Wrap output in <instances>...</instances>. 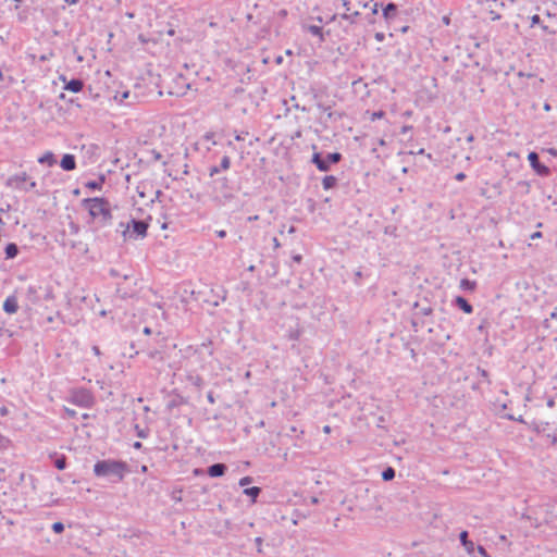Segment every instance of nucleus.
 <instances>
[{"instance_id": "obj_49", "label": "nucleus", "mask_w": 557, "mask_h": 557, "mask_svg": "<svg viewBox=\"0 0 557 557\" xmlns=\"http://www.w3.org/2000/svg\"><path fill=\"white\" fill-rule=\"evenodd\" d=\"M7 412H8V410H7V408H5V407H2V408L0 409V413H1L2 416L7 414Z\"/></svg>"}, {"instance_id": "obj_17", "label": "nucleus", "mask_w": 557, "mask_h": 557, "mask_svg": "<svg viewBox=\"0 0 557 557\" xmlns=\"http://www.w3.org/2000/svg\"><path fill=\"white\" fill-rule=\"evenodd\" d=\"M459 539H460V542H461L462 546L465 547V549L466 548H469V549L473 548V542L468 540V532L467 531H462L460 533Z\"/></svg>"}, {"instance_id": "obj_40", "label": "nucleus", "mask_w": 557, "mask_h": 557, "mask_svg": "<svg viewBox=\"0 0 557 557\" xmlns=\"http://www.w3.org/2000/svg\"><path fill=\"white\" fill-rule=\"evenodd\" d=\"M272 242H273L274 248H280L281 247V244H280V242H278V239L276 237H274Z\"/></svg>"}, {"instance_id": "obj_50", "label": "nucleus", "mask_w": 557, "mask_h": 557, "mask_svg": "<svg viewBox=\"0 0 557 557\" xmlns=\"http://www.w3.org/2000/svg\"><path fill=\"white\" fill-rule=\"evenodd\" d=\"M147 471H148L147 466H145V465H144V466H141V468H140V472L146 473Z\"/></svg>"}, {"instance_id": "obj_20", "label": "nucleus", "mask_w": 557, "mask_h": 557, "mask_svg": "<svg viewBox=\"0 0 557 557\" xmlns=\"http://www.w3.org/2000/svg\"><path fill=\"white\" fill-rule=\"evenodd\" d=\"M128 96H129V91H122V92L116 91V94L114 95L113 99L117 103L122 104L124 102V100L128 98Z\"/></svg>"}, {"instance_id": "obj_59", "label": "nucleus", "mask_w": 557, "mask_h": 557, "mask_svg": "<svg viewBox=\"0 0 557 557\" xmlns=\"http://www.w3.org/2000/svg\"><path fill=\"white\" fill-rule=\"evenodd\" d=\"M29 186H30V188H34L36 186V183L35 182H30Z\"/></svg>"}, {"instance_id": "obj_10", "label": "nucleus", "mask_w": 557, "mask_h": 557, "mask_svg": "<svg viewBox=\"0 0 557 557\" xmlns=\"http://www.w3.org/2000/svg\"><path fill=\"white\" fill-rule=\"evenodd\" d=\"M455 302L457 305V307L459 309H461L465 313H472L473 311V308L472 306L461 296H458L456 299H455Z\"/></svg>"}, {"instance_id": "obj_47", "label": "nucleus", "mask_w": 557, "mask_h": 557, "mask_svg": "<svg viewBox=\"0 0 557 557\" xmlns=\"http://www.w3.org/2000/svg\"><path fill=\"white\" fill-rule=\"evenodd\" d=\"M144 333H145L146 335H150V334H151V329H150V327H145V329H144Z\"/></svg>"}, {"instance_id": "obj_32", "label": "nucleus", "mask_w": 557, "mask_h": 557, "mask_svg": "<svg viewBox=\"0 0 557 557\" xmlns=\"http://www.w3.org/2000/svg\"><path fill=\"white\" fill-rule=\"evenodd\" d=\"M9 444V441L8 438H5L4 436H0V449L2 448H5Z\"/></svg>"}, {"instance_id": "obj_35", "label": "nucleus", "mask_w": 557, "mask_h": 557, "mask_svg": "<svg viewBox=\"0 0 557 557\" xmlns=\"http://www.w3.org/2000/svg\"><path fill=\"white\" fill-rule=\"evenodd\" d=\"M540 20H541V18H540V16H539V15H533V16L531 17L532 25H535V24L540 23Z\"/></svg>"}, {"instance_id": "obj_52", "label": "nucleus", "mask_w": 557, "mask_h": 557, "mask_svg": "<svg viewBox=\"0 0 557 557\" xmlns=\"http://www.w3.org/2000/svg\"><path fill=\"white\" fill-rule=\"evenodd\" d=\"M282 62H283V57L282 55L277 57L276 58V63L281 64Z\"/></svg>"}, {"instance_id": "obj_14", "label": "nucleus", "mask_w": 557, "mask_h": 557, "mask_svg": "<svg viewBox=\"0 0 557 557\" xmlns=\"http://www.w3.org/2000/svg\"><path fill=\"white\" fill-rule=\"evenodd\" d=\"M260 492L261 490L257 486L247 487L244 490V494L249 496L253 503L256 502V498L258 497Z\"/></svg>"}, {"instance_id": "obj_21", "label": "nucleus", "mask_w": 557, "mask_h": 557, "mask_svg": "<svg viewBox=\"0 0 557 557\" xmlns=\"http://www.w3.org/2000/svg\"><path fill=\"white\" fill-rule=\"evenodd\" d=\"M27 178H28L27 174L25 172H22L20 174L14 175L13 177H11L10 182L20 184V183L26 182Z\"/></svg>"}, {"instance_id": "obj_16", "label": "nucleus", "mask_w": 557, "mask_h": 557, "mask_svg": "<svg viewBox=\"0 0 557 557\" xmlns=\"http://www.w3.org/2000/svg\"><path fill=\"white\" fill-rule=\"evenodd\" d=\"M335 184H336V177L333 175L325 176L322 180V186L324 189H330V188L334 187Z\"/></svg>"}, {"instance_id": "obj_61", "label": "nucleus", "mask_w": 557, "mask_h": 557, "mask_svg": "<svg viewBox=\"0 0 557 557\" xmlns=\"http://www.w3.org/2000/svg\"><path fill=\"white\" fill-rule=\"evenodd\" d=\"M2 79H3V73L0 72V81H2Z\"/></svg>"}, {"instance_id": "obj_62", "label": "nucleus", "mask_w": 557, "mask_h": 557, "mask_svg": "<svg viewBox=\"0 0 557 557\" xmlns=\"http://www.w3.org/2000/svg\"><path fill=\"white\" fill-rule=\"evenodd\" d=\"M498 18H499V15L493 16V20H498Z\"/></svg>"}, {"instance_id": "obj_25", "label": "nucleus", "mask_w": 557, "mask_h": 557, "mask_svg": "<svg viewBox=\"0 0 557 557\" xmlns=\"http://www.w3.org/2000/svg\"><path fill=\"white\" fill-rule=\"evenodd\" d=\"M135 430H136V434L138 437H140V438L148 437V434H149L148 430L140 429L138 425L135 426Z\"/></svg>"}, {"instance_id": "obj_36", "label": "nucleus", "mask_w": 557, "mask_h": 557, "mask_svg": "<svg viewBox=\"0 0 557 557\" xmlns=\"http://www.w3.org/2000/svg\"><path fill=\"white\" fill-rule=\"evenodd\" d=\"M65 412L67 417H74L76 414L75 410L65 408Z\"/></svg>"}, {"instance_id": "obj_45", "label": "nucleus", "mask_w": 557, "mask_h": 557, "mask_svg": "<svg viewBox=\"0 0 557 557\" xmlns=\"http://www.w3.org/2000/svg\"><path fill=\"white\" fill-rule=\"evenodd\" d=\"M133 447H134L135 449H139V448H141V443H140V442H135V443L133 444Z\"/></svg>"}, {"instance_id": "obj_26", "label": "nucleus", "mask_w": 557, "mask_h": 557, "mask_svg": "<svg viewBox=\"0 0 557 557\" xmlns=\"http://www.w3.org/2000/svg\"><path fill=\"white\" fill-rule=\"evenodd\" d=\"M55 467L59 469V470H63L65 469L66 467V461H65V458L64 457H61V458H58L54 462Z\"/></svg>"}, {"instance_id": "obj_27", "label": "nucleus", "mask_w": 557, "mask_h": 557, "mask_svg": "<svg viewBox=\"0 0 557 557\" xmlns=\"http://www.w3.org/2000/svg\"><path fill=\"white\" fill-rule=\"evenodd\" d=\"M52 530L55 532V533H61L63 530H64V525L62 522H54L52 524Z\"/></svg>"}, {"instance_id": "obj_31", "label": "nucleus", "mask_w": 557, "mask_h": 557, "mask_svg": "<svg viewBox=\"0 0 557 557\" xmlns=\"http://www.w3.org/2000/svg\"><path fill=\"white\" fill-rule=\"evenodd\" d=\"M255 543H256V546H257V550L259 553L262 552V539L261 537H256L255 539Z\"/></svg>"}, {"instance_id": "obj_9", "label": "nucleus", "mask_w": 557, "mask_h": 557, "mask_svg": "<svg viewBox=\"0 0 557 557\" xmlns=\"http://www.w3.org/2000/svg\"><path fill=\"white\" fill-rule=\"evenodd\" d=\"M466 552L468 553V555L470 557H490V555L487 554V552L485 550V548L481 545L479 546H475L473 544V548L469 549V548H466Z\"/></svg>"}, {"instance_id": "obj_41", "label": "nucleus", "mask_w": 557, "mask_h": 557, "mask_svg": "<svg viewBox=\"0 0 557 557\" xmlns=\"http://www.w3.org/2000/svg\"><path fill=\"white\" fill-rule=\"evenodd\" d=\"M92 352L96 355V356H99L100 355V350H99V347L98 346H94L91 348Z\"/></svg>"}, {"instance_id": "obj_28", "label": "nucleus", "mask_w": 557, "mask_h": 557, "mask_svg": "<svg viewBox=\"0 0 557 557\" xmlns=\"http://www.w3.org/2000/svg\"><path fill=\"white\" fill-rule=\"evenodd\" d=\"M252 482V479L250 476H244L239 480L240 486H246Z\"/></svg>"}, {"instance_id": "obj_48", "label": "nucleus", "mask_w": 557, "mask_h": 557, "mask_svg": "<svg viewBox=\"0 0 557 557\" xmlns=\"http://www.w3.org/2000/svg\"><path fill=\"white\" fill-rule=\"evenodd\" d=\"M550 318H552V319H556V318H557V309H555V310L550 313Z\"/></svg>"}, {"instance_id": "obj_15", "label": "nucleus", "mask_w": 557, "mask_h": 557, "mask_svg": "<svg viewBox=\"0 0 557 557\" xmlns=\"http://www.w3.org/2000/svg\"><path fill=\"white\" fill-rule=\"evenodd\" d=\"M18 252L17 246L13 243L7 245L5 247V256L8 259L15 258Z\"/></svg>"}, {"instance_id": "obj_56", "label": "nucleus", "mask_w": 557, "mask_h": 557, "mask_svg": "<svg viewBox=\"0 0 557 557\" xmlns=\"http://www.w3.org/2000/svg\"><path fill=\"white\" fill-rule=\"evenodd\" d=\"M288 233H289V234L295 233V227H294V226H290V227L288 228Z\"/></svg>"}, {"instance_id": "obj_53", "label": "nucleus", "mask_w": 557, "mask_h": 557, "mask_svg": "<svg viewBox=\"0 0 557 557\" xmlns=\"http://www.w3.org/2000/svg\"><path fill=\"white\" fill-rule=\"evenodd\" d=\"M544 110H545V111H549V110H550V106H549L548 103H545V104H544Z\"/></svg>"}, {"instance_id": "obj_55", "label": "nucleus", "mask_w": 557, "mask_h": 557, "mask_svg": "<svg viewBox=\"0 0 557 557\" xmlns=\"http://www.w3.org/2000/svg\"><path fill=\"white\" fill-rule=\"evenodd\" d=\"M311 29H312V33H314V34L319 33V30H320L319 27H315V26H313Z\"/></svg>"}, {"instance_id": "obj_29", "label": "nucleus", "mask_w": 557, "mask_h": 557, "mask_svg": "<svg viewBox=\"0 0 557 557\" xmlns=\"http://www.w3.org/2000/svg\"><path fill=\"white\" fill-rule=\"evenodd\" d=\"M384 116V112L383 111H375L371 114V121H375V120H379V119H382Z\"/></svg>"}, {"instance_id": "obj_46", "label": "nucleus", "mask_w": 557, "mask_h": 557, "mask_svg": "<svg viewBox=\"0 0 557 557\" xmlns=\"http://www.w3.org/2000/svg\"><path fill=\"white\" fill-rule=\"evenodd\" d=\"M473 139H474V136H473L472 134H470V135H468V136H467V141H468V143H472V141H473Z\"/></svg>"}, {"instance_id": "obj_7", "label": "nucleus", "mask_w": 557, "mask_h": 557, "mask_svg": "<svg viewBox=\"0 0 557 557\" xmlns=\"http://www.w3.org/2000/svg\"><path fill=\"white\" fill-rule=\"evenodd\" d=\"M148 224L144 221H132V231L140 237H145L147 233Z\"/></svg>"}, {"instance_id": "obj_33", "label": "nucleus", "mask_w": 557, "mask_h": 557, "mask_svg": "<svg viewBox=\"0 0 557 557\" xmlns=\"http://www.w3.org/2000/svg\"><path fill=\"white\" fill-rule=\"evenodd\" d=\"M374 38H375L379 42H381V41H383V40H384L385 36H384V34H383V33H375Z\"/></svg>"}, {"instance_id": "obj_24", "label": "nucleus", "mask_w": 557, "mask_h": 557, "mask_svg": "<svg viewBox=\"0 0 557 557\" xmlns=\"http://www.w3.org/2000/svg\"><path fill=\"white\" fill-rule=\"evenodd\" d=\"M231 165V160L227 156H224L221 160V164H220V169L225 171L230 168Z\"/></svg>"}, {"instance_id": "obj_18", "label": "nucleus", "mask_w": 557, "mask_h": 557, "mask_svg": "<svg viewBox=\"0 0 557 557\" xmlns=\"http://www.w3.org/2000/svg\"><path fill=\"white\" fill-rule=\"evenodd\" d=\"M37 290H38V287L35 285H29L27 287V297L33 302L37 301Z\"/></svg>"}, {"instance_id": "obj_58", "label": "nucleus", "mask_w": 557, "mask_h": 557, "mask_svg": "<svg viewBox=\"0 0 557 557\" xmlns=\"http://www.w3.org/2000/svg\"><path fill=\"white\" fill-rule=\"evenodd\" d=\"M545 522L546 523H550V524H555V522L553 520H550V519H546Z\"/></svg>"}, {"instance_id": "obj_6", "label": "nucleus", "mask_w": 557, "mask_h": 557, "mask_svg": "<svg viewBox=\"0 0 557 557\" xmlns=\"http://www.w3.org/2000/svg\"><path fill=\"white\" fill-rule=\"evenodd\" d=\"M60 166L64 171H73L76 168L75 157L70 153L64 154L61 159Z\"/></svg>"}, {"instance_id": "obj_3", "label": "nucleus", "mask_w": 557, "mask_h": 557, "mask_svg": "<svg viewBox=\"0 0 557 557\" xmlns=\"http://www.w3.org/2000/svg\"><path fill=\"white\" fill-rule=\"evenodd\" d=\"M342 159V154L338 152L329 153L325 159L321 157V153L314 152L312 156V163L315 164L319 171L326 172L330 170L331 163H337Z\"/></svg>"}, {"instance_id": "obj_22", "label": "nucleus", "mask_w": 557, "mask_h": 557, "mask_svg": "<svg viewBox=\"0 0 557 557\" xmlns=\"http://www.w3.org/2000/svg\"><path fill=\"white\" fill-rule=\"evenodd\" d=\"M395 476V470L391 467L386 468L383 472H382V479L384 481H389L392 479H394Z\"/></svg>"}, {"instance_id": "obj_51", "label": "nucleus", "mask_w": 557, "mask_h": 557, "mask_svg": "<svg viewBox=\"0 0 557 557\" xmlns=\"http://www.w3.org/2000/svg\"><path fill=\"white\" fill-rule=\"evenodd\" d=\"M67 4H76L77 0H65Z\"/></svg>"}, {"instance_id": "obj_2", "label": "nucleus", "mask_w": 557, "mask_h": 557, "mask_svg": "<svg viewBox=\"0 0 557 557\" xmlns=\"http://www.w3.org/2000/svg\"><path fill=\"white\" fill-rule=\"evenodd\" d=\"M85 207L89 214L99 221L107 222L111 219V210L109 202L103 198H89L84 200Z\"/></svg>"}, {"instance_id": "obj_12", "label": "nucleus", "mask_w": 557, "mask_h": 557, "mask_svg": "<svg viewBox=\"0 0 557 557\" xmlns=\"http://www.w3.org/2000/svg\"><path fill=\"white\" fill-rule=\"evenodd\" d=\"M38 162L41 164L53 165L55 163L54 154L51 151H47L38 159Z\"/></svg>"}, {"instance_id": "obj_11", "label": "nucleus", "mask_w": 557, "mask_h": 557, "mask_svg": "<svg viewBox=\"0 0 557 557\" xmlns=\"http://www.w3.org/2000/svg\"><path fill=\"white\" fill-rule=\"evenodd\" d=\"M84 87V84L81 79H71L65 86L64 89L72 92H79Z\"/></svg>"}, {"instance_id": "obj_43", "label": "nucleus", "mask_w": 557, "mask_h": 557, "mask_svg": "<svg viewBox=\"0 0 557 557\" xmlns=\"http://www.w3.org/2000/svg\"><path fill=\"white\" fill-rule=\"evenodd\" d=\"M293 260H294L295 262H298V263H299V262L301 261V256H300V255H295V256L293 257Z\"/></svg>"}, {"instance_id": "obj_60", "label": "nucleus", "mask_w": 557, "mask_h": 557, "mask_svg": "<svg viewBox=\"0 0 557 557\" xmlns=\"http://www.w3.org/2000/svg\"><path fill=\"white\" fill-rule=\"evenodd\" d=\"M210 403H213V397L211 395L208 396Z\"/></svg>"}, {"instance_id": "obj_13", "label": "nucleus", "mask_w": 557, "mask_h": 557, "mask_svg": "<svg viewBox=\"0 0 557 557\" xmlns=\"http://www.w3.org/2000/svg\"><path fill=\"white\" fill-rule=\"evenodd\" d=\"M104 183V177L103 176H100L99 180H96V181H88L86 184H85V187L86 188H89V189H97V190H100L102 188V185Z\"/></svg>"}, {"instance_id": "obj_42", "label": "nucleus", "mask_w": 557, "mask_h": 557, "mask_svg": "<svg viewBox=\"0 0 557 557\" xmlns=\"http://www.w3.org/2000/svg\"><path fill=\"white\" fill-rule=\"evenodd\" d=\"M323 432H324L325 434H330V433H331V426H330V425H324V426H323Z\"/></svg>"}, {"instance_id": "obj_8", "label": "nucleus", "mask_w": 557, "mask_h": 557, "mask_svg": "<svg viewBox=\"0 0 557 557\" xmlns=\"http://www.w3.org/2000/svg\"><path fill=\"white\" fill-rule=\"evenodd\" d=\"M225 470H226L225 465L214 463L208 468V474L212 478H216V476L223 475Z\"/></svg>"}, {"instance_id": "obj_63", "label": "nucleus", "mask_w": 557, "mask_h": 557, "mask_svg": "<svg viewBox=\"0 0 557 557\" xmlns=\"http://www.w3.org/2000/svg\"><path fill=\"white\" fill-rule=\"evenodd\" d=\"M256 219H258V215H255V218H250L251 221H255Z\"/></svg>"}, {"instance_id": "obj_34", "label": "nucleus", "mask_w": 557, "mask_h": 557, "mask_svg": "<svg viewBox=\"0 0 557 557\" xmlns=\"http://www.w3.org/2000/svg\"><path fill=\"white\" fill-rule=\"evenodd\" d=\"M455 178L459 182L463 181L466 178V174L460 172V173H457Z\"/></svg>"}, {"instance_id": "obj_1", "label": "nucleus", "mask_w": 557, "mask_h": 557, "mask_svg": "<svg viewBox=\"0 0 557 557\" xmlns=\"http://www.w3.org/2000/svg\"><path fill=\"white\" fill-rule=\"evenodd\" d=\"M127 471V466L123 461L107 459L97 461L94 466V473L100 478H114L115 481H122Z\"/></svg>"}, {"instance_id": "obj_64", "label": "nucleus", "mask_w": 557, "mask_h": 557, "mask_svg": "<svg viewBox=\"0 0 557 557\" xmlns=\"http://www.w3.org/2000/svg\"><path fill=\"white\" fill-rule=\"evenodd\" d=\"M500 540H502V541H505V540H506L505 535H502V536H500Z\"/></svg>"}, {"instance_id": "obj_57", "label": "nucleus", "mask_w": 557, "mask_h": 557, "mask_svg": "<svg viewBox=\"0 0 557 557\" xmlns=\"http://www.w3.org/2000/svg\"><path fill=\"white\" fill-rule=\"evenodd\" d=\"M311 504H318V498L317 497H312L311 498Z\"/></svg>"}, {"instance_id": "obj_54", "label": "nucleus", "mask_w": 557, "mask_h": 557, "mask_svg": "<svg viewBox=\"0 0 557 557\" xmlns=\"http://www.w3.org/2000/svg\"><path fill=\"white\" fill-rule=\"evenodd\" d=\"M547 406H548V407H553V406H554V400H553V399H549V400L547 401Z\"/></svg>"}, {"instance_id": "obj_39", "label": "nucleus", "mask_w": 557, "mask_h": 557, "mask_svg": "<svg viewBox=\"0 0 557 557\" xmlns=\"http://www.w3.org/2000/svg\"><path fill=\"white\" fill-rule=\"evenodd\" d=\"M220 170H221V169H220V168H216V166H215V168H212V169L210 170V175H211V176H213L214 174L219 173V172H220Z\"/></svg>"}, {"instance_id": "obj_5", "label": "nucleus", "mask_w": 557, "mask_h": 557, "mask_svg": "<svg viewBox=\"0 0 557 557\" xmlns=\"http://www.w3.org/2000/svg\"><path fill=\"white\" fill-rule=\"evenodd\" d=\"M528 160L530 161L531 166L539 173V174H546L548 172V169L544 165H541L539 163V156L536 152H530L528 156Z\"/></svg>"}, {"instance_id": "obj_38", "label": "nucleus", "mask_w": 557, "mask_h": 557, "mask_svg": "<svg viewBox=\"0 0 557 557\" xmlns=\"http://www.w3.org/2000/svg\"><path fill=\"white\" fill-rule=\"evenodd\" d=\"M216 235H218V237L223 238L226 236V232L224 230L216 231Z\"/></svg>"}, {"instance_id": "obj_37", "label": "nucleus", "mask_w": 557, "mask_h": 557, "mask_svg": "<svg viewBox=\"0 0 557 557\" xmlns=\"http://www.w3.org/2000/svg\"><path fill=\"white\" fill-rule=\"evenodd\" d=\"M530 237H531V239L541 238L542 237V233L541 232H535Z\"/></svg>"}, {"instance_id": "obj_30", "label": "nucleus", "mask_w": 557, "mask_h": 557, "mask_svg": "<svg viewBox=\"0 0 557 557\" xmlns=\"http://www.w3.org/2000/svg\"><path fill=\"white\" fill-rule=\"evenodd\" d=\"M86 399H89V396L85 393L82 394V400H76L77 404H79L81 406H87V400Z\"/></svg>"}, {"instance_id": "obj_23", "label": "nucleus", "mask_w": 557, "mask_h": 557, "mask_svg": "<svg viewBox=\"0 0 557 557\" xmlns=\"http://www.w3.org/2000/svg\"><path fill=\"white\" fill-rule=\"evenodd\" d=\"M396 12V5L394 3H388L384 10H383V14L385 17H389L392 14H394Z\"/></svg>"}, {"instance_id": "obj_4", "label": "nucleus", "mask_w": 557, "mask_h": 557, "mask_svg": "<svg viewBox=\"0 0 557 557\" xmlns=\"http://www.w3.org/2000/svg\"><path fill=\"white\" fill-rule=\"evenodd\" d=\"M17 309H18V304H17L16 296H14V295L8 296L3 302L4 312H7L9 314H14L17 312Z\"/></svg>"}, {"instance_id": "obj_44", "label": "nucleus", "mask_w": 557, "mask_h": 557, "mask_svg": "<svg viewBox=\"0 0 557 557\" xmlns=\"http://www.w3.org/2000/svg\"><path fill=\"white\" fill-rule=\"evenodd\" d=\"M553 444H557V436L556 435H548Z\"/></svg>"}, {"instance_id": "obj_19", "label": "nucleus", "mask_w": 557, "mask_h": 557, "mask_svg": "<svg viewBox=\"0 0 557 557\" xmlns=\"http://www.w3.org/2000/svg\"><path fill=\"white\" fill-rule=\"evenodd\" d=\"M460 287H461L462 289L473 290V289H474V287H475V283H474V282H472V281H470V280H468V278H462V280L460 281Z\"/></svg>"}]
</instances>
